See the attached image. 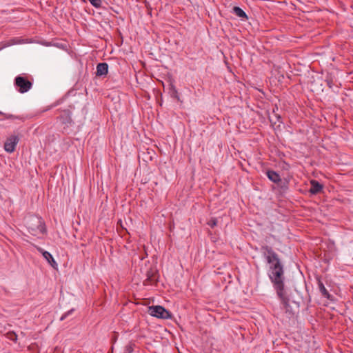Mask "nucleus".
Segmentation results:
<instances>
[{
    "instance_id": "nucleus-15",
    "label": "nucleus",
    "mask_w": 353,
    "mask_h": 353,
    "mask_svg": "<svg viewBox=\"0 0 353 353\" xmlns=\"http://www.w3.org/2000/svg\"><path fill=\"white\" fill-rule=\"evenodd\" d=\"M6 336L8 339L12 341H16L17 339V334L14 332H8L6 334Z\"/></svg>"
},
{
    "instance_id": "nucleus-11",
    "label": "nucleus",
    "mask_w": 353,
    "mask_h": 353,
    "mask_svg": "<svg viewBox=\"0 0 353 353\" xmlns=\"http://www.w3.org/2000/svg\"><path fill=\"white\" fill-rule=\"evenodd\" d=\"M317 283H318V287H319V291L321 293L322 296L327 298V299L331 300L332 295L327 290L324 284L323 283V282L321 281V279L319 278L317 279Z\"/></svg>"
},
{
    "instance_id": "nucleus-18",
    "label": "nucleus",
    "mask_w": 353,
    "mask_h": 353,
    "mask_svg": "<svg viewBox=\"0 0 353 353\" xmlns=\"http://www.w3.org/2000/svg\"><path fill=\"white\" fill-rule=\"evenodd\" d=\"M208 225H210L211 228H214L217 224V220L215 218H212L208 222Z\"/></svg>"
},
{
    "instance_id": "nucleus-13",
    "label": "nucleus",
    "mask_w": 353,
    "mask_h": 353,
    "mask_svg": "<svg viewBox=\"0 0 353 353\" xmlns=\"http://www.w3.org/2000/svg\"><path fill=\"white\" fill-rule=\"evenodd\" d=\"M232 12L242 19H248V16L245 12L239 7L234 6L232 8Z\"/></svg>"
},
{
    "instance_id": "nucleus-5",
    "label": "nucleus",
    "mask_w": 353,
    "mask_h": 353,
    "mask_svg": "<svg viewBox=\"0 0 353 353\" xmlns=\"http://www.w3.org/2000/svg\"><path fill=\"white\" fill-rule=\"evenodd\" d=\"M19 141V137L18 134H12L8 137L4 143V150L8 152L12 153L15 150L16 146Z\"/></svg>"
},
{
    "instance_id": "nucleus-12",
    "label": "nucleus",
    "mask_w": 353,
    "mask_h": 353,
    "mask_svg": "<svg viewBox=\"0 0 353 353\" xmlns=\"http://www.w3.org/2000/svg\"><path fill=\"white\" fill-rule=\"evenodd\" d=\"M266 174L268 179L274 183H277L281 180L280 175L275 171L268 170Z\"/></svg>"
},
{
    "instance_id": "nucleus-22",
    "label": "nucleus",
    "mask_w": 353,
    "mask_h": 353,
    "mask_svg": "<svg viewBox=\"0 0 353 353\" xmlns=\"http://www.w3.org/2000/svg\"><path fill=\"white\" fill-rule=\"evenodd\" d=\"M4 47H6V46H2L1 45V49H3Z\"/></svg>"
},
{
    "instance_id": "nucleus-16",
    "label": "nucleus",
    "mask_w": 353,
    "mask_h": 353,
    "mask_svg": "<svg viewBox=\"0 0 353 353\" xmlns=\"http://www.w3.org/2000/svg\"><path fill=\"white\" fill-rule=\"evenodd\" d=\"M95 8H99L101 6L102 0H88Z\"/></svg>"
},
{
    "instance_id": "nucleus-10",
    "label": "nucleus",
    "mask_w": 353,
    "mask_h": 353,
    "mask_svg": "<svg viewBox=\"0 0 353 353\" xmlns=\"http://www.w3.org/2000/svg\"><path fill=\"white\" fill-rule=\"evenodd\" d=\"M108 65L106 63H100L97 65V76L101 77L107 74Z\"/></svg>"
},
{
    "instance_id": "nucleus-3",
    "label": "nucleus",
    "mask_w": 353,
    "mask_h": 353,
    "mask_svg": "<svg viewBox=\"0 0 353 353\" xmlns=\"http://www.w3.org/2000/svg\"><path fill=\"white\" fill-rule=\"evenodd\" d=\"M148 313L152 316L162 319L172 318L171 313L161 305L150 306L148 307Z\"/></svg>"
},
{
    "instance_id": "nucleus-9",
    "label": "nucleus",
    "mask_w": 353,
    "mask_h": 353,
    "mask_svg": "<svg viewBox=\"0 0 353 353\" xmlns=\"http://www.w3.org/2000/svg\"><path fill=\"white\" fill-rule=\"evenodd\" d=\"M39 251L42 254L44 259L48 262V263L53 268H55V266L57 265L56 261H54L53 256L52 254L47 252L43 250L41 248H39Z\"/></svg>"
},
{
    "instance_id": "nucleus-1",
    "label": "nucleus",
    "mask_w": 353,
    "mask_h": 353,
    "mask_svg": "<svg viewBox=\"0 0 353 353\" xmlns=\"http://www.w3.org/2000/svg\"><path fill=\"white\" fill-rule=\"evenodd\" d=\"M263 256L269 264L268 276L273 284L276 294L280 299L286 312L292 313L289 310V299L285 294L284 268L279 255L274 250L268 246L263 245L261 248Z\"/></svg>"
},
{
    "instance_id": "nucleus-4",
    "label": "nucleus",
    "mask_w": 353,
    "mask_h": 353,
    "mask_svg": "<svg viewBox=\"0 0 353 353\" xmlns=\"http://www.w3.org/2000/svg\"><path fill=\"white\" fill-rule=\"evenodd\" d=\"M14 85L20 93L28 92L32 87V83L22 76H17L14 79Z\"/></svg>"
},
{
    "instance_id": "nucleus-17",
    "label": "nucleus",
    "mask_w": 353,
    "mask_h": 353,
    "mask_svg": "<svg viewBox=\"0 0 353 353\" xmlns=\"http://www.w3.org/2000/svg\"><path fill=\"white\" fill-rule=\"evenodd\" d=\"M1 120L3 119H18L19 118L18 117L14 116L12 114H6L2 112L1 113Z\"/></svg>"
},
{
    "instance_id": "nucleus-20",
    "label": "nucleus",
    "mask_w": 353,
    "mask_h": 353,
    "mask_svg": "<svg viewBox=\"0 0 353 353\" xmlns=\"http://www.w3.org/2000/svg\"><path fill=\"white\" fill-rule=\"evenodd\" d=\"M73 309L68 311L67 312H65L62 316L60 318V320L61 321H63L64 319H65L67 318V316L70 314L72 312H73Z\"/></svg>"
},
{
    "instance_id": "nucleus-8",
    "label": "nucleus",
    "mask_w": 353,
    "mask_h": 353,
    "mask_svg": "<svg viewBox=\"0 0 353 353\" xmlns=\"http://www.w3.org/2000/svg\"><path fill=\"white\" fill-rule=\"evenodd\" d=\"M310 185L311 187L309 192L312 194H316L323 190V185H321L319 181L316 180H312L310 181Z\"/></svg>"
},
{
    "instance_id": "nucleus-7",
    "label": "nucleus",
    "mask_w": 353,
    "mask_h": 353,
    "mask_svg": "<svg viewBox=\"0 0 353 353\" xmlns=\"http://www.w3.org/2000/svg\"><path fill=\"white\" fill-rule=\"evenodd\" d=\"M59 119L61 123L65 125H70L72 123L71 112L69 110H63L61 111V114L59 117Z\"/></svg>"
},
{
    "instance_id": "nucleus-2",
    "label": "nucleus",
    "mask_w": 353,
    "mask_h": 353,
    "mask_svg": "<svg viewBox=\"0 0 353 353\" xmlns=\"http://www.w3.org/2000/svg\"><path fill=\"white\" fill-rule=\"evenodd\" d=\"M25 224L32 235L44 234L46 231L45 224L41 217L30 215L26 218Z\"/></svg>"
},
{
    "instance_id": "nucleus-19",
    "label": "nucleus",
    "mask_w": 353,
    "mask_h": 353,
    "mask_svg": "<svg viewBox=\"0 0 353 353\" xmlns=\"http://www.w3.org/2000/svg\"><path fill=\"white\" fill-rule=\"evenodd\" d=\"M325 81H326V83H327V86L330 88H333L334 83H333V79H332V78L331 77H327Z\"/></svg>"
},
{
    "instance_id": "nucleus-6",
    "label": "nucleus",
    "mask_w": 353,
    "mask_h": 353,
    "mask_svg": "<svg viewBox=\"0 0 353 353\" xmlns=\"http://www.w3.org/2000/svg\"><path fill=\"white\" fill-rule=\"evenodd\" d=\"M159 275L157 271L150 268L146 272V279L143 281L144 285H152L158 281Z\"/></svg>"
},
{
    "instance_id": "nucleus-14",
    "label": "nucleus",
    "mask_w": 353,
    "mask_h": 353,
    "mask_svg": "<svg viewBox=\"0 0 353 353\" xmlns=\"http://www.w3.org/2000/svg\"><path fill=\"white\" fill-rule=\"evenodd\" d=\"M169 93H170L171 97L174 98L177 100H179V95L178 91H177L175 85L172 83H170L169 85Z\"/></svg>"
},
{
    "instance_id": "nucleus-21",
    "label": "nucleus",
    "mask_w": 353,
    "mask_h": 353,
    "mask_svg": "<svg viewBox=\"0 0 353 353\" xmlns=\"http://www.w3.org/2000/svg\"><path fill=\"white\" fill-rule=\"evenodd\" d=\"M132 346H133L132 344H128V345H126V347H125L126 353H132V352H133Z\"/></svg>"
}]
</instances>
